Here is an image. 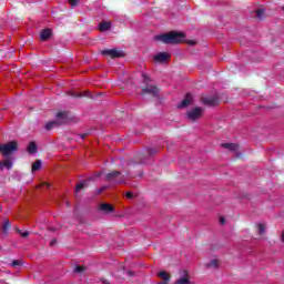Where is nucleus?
I'll use <instances>...</instances> for the list:
<instances>
[{
  "label": "nucleus",
  "mask_w": 284,
  "mask_h": 284,
  "mask_svg": "<svg viewBox=\"0 0 284 284\" xmlns=\"http://www.w3.org/2000/svg\"><path fill=\"white\" fill-rule=\"evenodd\" d=\"M155 39L162 41V43H165L166 45H176L185 41V33L171 31L169 33L156 36Z\"/></svg>",
  "instance_id": "obj_1"
},
{
  "label": "nucleus",
  "mask_w": 284,
  "mask_h": 284,
  "mask_svg": "<svg viewBox=\"0 0 284 284\" xmlns=\"http://www.w3.org/2000/svg\"><path fill=\"white\" fill-rule=\"evenodd\" d=\"M19 148V143L17 141L8 142L7 144L0 145V153H2L3 156H10L13 152H17Z\"/></svg>",
  "instance_id": "obj_2"
},
{
  "label": "nucleus",
  "mask_w": 284,
  "mask_h": 284,
  "mask_svg": "<svg viewBox=\"0 0 284 284\" xmlns=\"http://www.w3.org/2000/svg\"><path fill=\"white\" fill-rule=\"evenodd\" d=\"M160 89L156 84H145L142 87V95L149 94L150 97H153L158 99Z\"/></svg>",
  "instance_id": "obj_3"
},
{
  "label": "nucleus",
  "mask_w": 284,
  "mask_h": 284,
  "mask_svg": "<svg viewBox=\"0 0 284 284\" xmlns=\"http://www.w3.org/2000/svg\"><path fill=\"white\" fill-rule=\"evenodd\" d=\"M105 179L109 181V183H125V178H123V174H121L119 171L108 173Z\"/></svg>",
  "instance_id": "obj_4"
},
{
  "label": "nucleus",
  "mask_w": 284,
  "mask_h": 284,
  "mask_svg": "<svg viewBox=\"0 0 284 284\" xmlns=\"http://www.w3.org/2000/svg\"><path fill=\"white\" fill-rule=\"evenodd\" d=\"M102 57H110V59H123L125 53L123 51H119L116 49H106L101 51Z\"/></svg>",
  "instance_id": "obj_5"
},
{
  "label": "nucleus",
  "mask_w": 284,
  "mask_h": 284,
  "mask_svg": "<svg viewBox=\"0 0 284 284\" xmlns=\"http://www.w3.org/2000/svg\"><path fill=\"white\" fill-rule=\"evenodd\" d=\"M189 121H196L203 116V108L196 106L186 113Z\"/></svg>",
  "instance_id": "obj_6"
},
{
  "label": "nucleus",
  "mask_w": 284,
  "mask_h": 284,
  "mask_svg": "<svg viewBox=\"0 0 284 284\" xmlns=\"http://www.w3.org/2000/svg\"><path fill=\"white\" fill-rule=\"evenodd\" d=\"M180 278L175 282V284H192L190 282V272L187 271H180Z\"/></svg>",
  "instance_id": "obj_7"
},
{
  "label": "nucleus",
  "mask_w": 284,
  "mask_h": 284,
  "mask_svg": "<svg viewBox=\"0 0 284 284\" xmlns=\"http://www.w3.org/2000/svg\"><path fill=\"white\" fill-rule=\"evenodd\" d=\"M202 103H204V105H209L210 108H214V105H219L220 101L216 97H205L202 98Z\"/></svg>",
  "instance_id": "obj_8"
},
{
  "label": "nucleus",
  "mask_w": 284,
  "mask_h": 284,
  "mask_svg": "<svg viewBox=\"0 0 284 284\" xmlns=\"http://www.w3.org/2000/svg\"><path fill=\"white\" fill-rule=\"evenodd\" d=\"M99 212H102L103 214H112L114 212V206L110 203H101L98 206Z\"/></svg>",
  "instance_id": "obj_9"
},
{
  "label": "nucleus",
  "mask_w": 284,
  "mask_h": 284,
  "mask_svg": "<svg viewBox=\"0 0 284 284\" xmlns=\"http://www.w3.org/2000/svg\"><path fill=\"white\" fill-rule=\"evenodd\" d=\"M55 118L59 119V123H69L70 122V115L68 111H60L55 114Z\"/></svg>",
  "instance_id": "obj_10"
},
{
  "label": "nucleus",
  "mask_w": 284,
  "mask_h": 284,
  "mask_svg": "<svg viewBox=\"0 0 284 284\" xmlns=\"http://www.w3.org/2000/svg\"><path fill=\"white\" fill-rule=\"evenodd\" d=\"M170 53L168 52H159L154 55V61L158 63H165V61H170Z\"/></svg>",
  "instance_id": "obj_11"
},
{
  "label": "nucleus",
  "mask_w": 284,
  "mask_h": 284,
  "mask_svg": "<svg viewBox=\"0 0 284 284\" xmlns=\"http://www.w3.org/2000/svg\"><path fill=\"white\" fill-rule=\"evenodd\" d=\"M69 97H73V99H81L83 97H88L89 99H92V93L90 91H84V92L71 91L69 92Z\"/></svg>",
  "instance_id": "obj_12"
},
{
  "label": "nucleus",
  "mask_w": 284,
  "mask_h": 284,
  "mask_svg": "<svg viewBox=\"0 0 284 284\" xmlns=\"http://www.w3.org/2000/svg\"><path fill=\"white\" fill-rule=\"evenodd\" d=\"M187 105H192V94L187 93L185 98L178 104V108H187Z\"/></svg>",
  "instance_id": "obj_13"
},
{
  "label": "nucleus",
  "mask_w": 284,
  "mask_h": 284,
  "mask_svg": "<svg viewBox=\"0 0 284 284\" xmlns=\"http://www.w3.org/2000/svg\"><path fill=\"white\" fill-rule=\"evenodd\" d=\"M158 276L163 280V281L159 282L158 284H169L170 283V278H171L170 273L162 271V272L158 273Z\"/></svg>",
  "instance_id": "obj_14"
},
{
  "label": "nucleus",
  "mask_w": 284,
  "mask_h": 284,
  "mask_svg": "<svg viewBox=\"0 0 284 284\" xmlns=\"http://www.w3.org/2000/svg\"><path fill=\"white\" fill-rule=\"evenodd\" d=\"M52 37V29H44L40 33L41 41H48Z\"/></svg>",
  "instance_id": "obj_15"
},
{
  "label": "nucleus",
  "mask_w": 284,
  "mask_h": 284,
  "mask_svg": "<svg viewBox=\"0 0 284 284\" xmlns=\"http://www.w3.org/2000/svg\"><path fill=\"white\" fill-rule=\"evenodd\" d=\"M112 28V22L110 21H102L99 23V30L100 32H108Z\"/></svg>",
  "instance_id": "obj_16"
},
{
  "label": "nucleus",
  "mask_w": 284,
  "mask_h": 284,
  "mask_svg": "<svg viewBox=\"0 0 284 284\" xmlns=\"http://www.w3.org/2000/svg\"><path fill=\"white\" fill-rule=\"evenodd\" d=\"M27 150H28L29 154H37V152H39V149H38V146H37V142L31 141V142L29 143Z\"/></svg>",
  "instance_id": "obj_17"
},
{
  "label": "nucleus",
  "mask_w": 284,
  "mask_h": 284,
  "mask_svg": "<svg viewBox=\"0 0 284 284\" xmlns=\"http://www.w3.org/2000/svg\"><path fill=\"white\" fill-rule=\"evenodd\" d=\"M222 148H225V150H230V152H236V150H239V144L224 143V144H222Z\"/></svg>",
  "instance_id": "obj_18"
},
{
  "label": "nucleus",
  "mask_w": 284,
  "mask_h": 284,
  "mask_svg": "<svg viewBox=\"0 0 284 284\" xmlns=\"http://www.w3.org/2000/svg\"><path fill=\"white\" fill-rule=\"evenodd\" d=\"M255 17L260 19V21H263L265 19V9L260 8L255 11Z\"/></svg>",
  "instance_id": "obj_19"
},
{
  "label": "nucleus",
  "mask_w": 284,
  "mask_h": 284,
  "mask_svg": "<svg viewBox=\"0 0 284 284\" xmlns=\"http://www.w3.org/2000/svg\"><path fill=\"white\" fill-rule=\"evenodd\" d=\"M59 121H50L45 124V130H52L53 128H59Z\"/></svg>",
  "instance_id": "obj_20"
},
{
  "label": "nucleus",
  "mask_w": 284,
  "mask_h": 284,
  "mask_svg": "<svg viewBox=\"0 0 284 284\" xmlns=\"http://www.w3.org/2000/svg\"><path fill=\"white\" fill-rule=\"evenodd\" d=\"M2 168H6L7 170H12V160L4 159L2 161Z\"/></svg>",
  "instance_id": "obj_21"
},
{
  "label": "nucleus",
  "mask_w": 284,
  "mask_h": 284,
  "mask_svg": "<svg viewBox=\"0 0 284 284\" xmlns=\"http://www.w3.org/2000/svg\"><path fill=\"white\" fill-rule=\"evenodd\" d=\"M41 165H42L41 160H37V161L32 164V166H31L32 172H37V171L41 170Z\"/></svg>",
  "instance_id": "obj_22"
},
{
  "label": "nucleus",
  "mask_w": 284,
  "mask_h": 284,
  "mask_svg": "<svg viewBox=\"0 0 284 284\" xmlns=\"http://www.w3.org/2000/svg\"><path fill=\"white\" fill-rule=\"evenodd\" d=\"M85 185H88V182H85V181L78 183L75 185V193L79 194V192H81V190H83V187H85Z\"/></svg>",
  "instance_id": "obj_23"
},
{
  "label": "nucleus",
  "mask_w": 284,
  "mask_h": 284,
  "mask_svg": "<svg viewBox=\"0 0 284 284\" xmlns=\"http://www.w3.org/2000/svg\"><path fill=\"white\" fill-rule=\"evenodd\" d=\"M10 227H12V223H10V220L4 221V223L2 224V232H8V230H10Z\"/></svg>",
  "instance_id": "obj_24"
},
{
  "label": "nucleus",
  "mask_w": 284,
  "mask_h": 284,
  "mask_svg": "<svg viewBox=\"0 0 284 284\" xmlns=\"http://www.w3.org/2000/svg\"><path fill=\"white\" fill-rule=\"evenodd\" d=\"M73 272L75 274H83V272H85V266L78 265L73 268Z\"/></svg>",
  "instance_id": "obj_25"
},
{
  "label": "nucleus",
  "mask_w": 284,
  "mask_h": 284,
  "mask_svg": "<svg viewBox=\"0 0 284 284\" xmlns=\"http://www.w3.org/2000/svg\"><path fill=\"white\" fill-rule=\"evenodd\" d=\"M23 265V261L21 260H13L11 263V267H21Z\"/></svg>",
  "instance_id": "obj_26"
},
{
  "label": "nucleus",
  "mask_w": 284,
  "mask_h": 284,
  "mask_svg": "<svg viewBox=\"0 0 284 284\" xmlns=\"http://www.w3.org/2000/svg\"><path fill=\"white\" fill-rule=\"evenodd\" d=\"M206 267H219V260H211L207 264Z\"/></svg>",
  "instance_id": "obj_27"
},
{
  "label": "nucleus",
  "mask_w": 284,
  "mask_h": 284,
  "mask_svg": "<svg viewBox=\"0 0 284 284\" xmlns=\"http://www.w3.org/2000/svg\"><path fill=\"white\" fill-rule=\"evenodd\" d=\"M142 79H143V83L145 85H150L149 81H150V75H148V73H143L142 74Z\"/></svg>",
  "instance_id": "obj_28"
},
{
  "label": "nucleus",
  "mask_w": 284,
  "mask_h": 284,
  "mask_svg": "<svg viewBox=\"0 0 284 284\" xmlns=\"http://www.w3.org/2000/svg\"><path fill=\"white\" fill-rule=\"evenodd\" d=\"M139 161L136 163H145V153L138 154Z\"/></svg>",
  "instance_id": "obj_29"
},
{
  "label": "nucleus",
  "mask_w": 284,
  "mask_h": 284,
  "mask_svg": "<svg viewBox=\"0 0 284 284\" xmlns=\"http://www.w3.org/2000/svg\"><path fill=\"white\" fill-rule=\"evenodd\" d=\"M156 152H159V150L156 149H148V156H154V154H156Z\"/></svg>",
  "instance_id": "obj_30"
},
{
  "label": "nucleus",
  "mask_w": 284,
  "mask_h": 284,
  "mask_svg": "<svg viewBox=\"0 0 284 284\" xmlns=\"http://www.w3.org/2000/svg\"><path fill=\"white\" fill-rule=\"evenodd\" d=\"M257 230H258V234H265V225L258 224Z\"/></svg>",
  "instance_id": "obj_31"
},
{
  "label": "nucleus",
  "mask_w": 284,
  "mask_h": 284,
  "mask_svg": "<svg viewBox=\"0 0 284 284\" xmlns=\"http://www.w3.org/2000/svg\"><path fill=\"white\" fill-rule=\"evenodd\" d=\"M19 234H21L22 239H28L30 236V232L26 231V232H22L19 231Z\"/></svg>",
  "instance_id": "obj_32"
},
{
  "label": "nucleus",
  "mask_w": 284,
  "mask_h": 284,
  "mask_svg": "<svg viewBox=\"0 0 284 284\" xmlns=\"http://www.w3.org/2000/svg\"><path fill=\"white\" fill-rule=\"evenodd\" d=\"M70 6H72V8L79 6V0H69Z\"/></svg>",
  "instance_id": "obj_33"
},
{
  "label": "nucleus",
  "mask_w": 284,
  "mask_h": 284,
  "mask_svg": "<svg viewBox=\"0 0 284 284\" xmlns=\"http://www.w3.org/2000/svg\"><path fill=\"white\" fill-rule=\"evenodd\" d=\"M126 199H134V194L132 192L126 193Z\"/></svg>",
  "instance_id": "obj_34"
},
{
  "label": "nucleus",
  "mask_w": 284,
  "mask_h": 284,
  "mask_svg": "<svg viewBox=\"0 0 284 284\" xmlns=\"http://www.w3.org/2000/svg\"><path fill=\"white\" fill-rule=\"evenodd\" d=\"M220 224L225 225V217H220Z\"/></svg>",
  "instance_id": "obj_35"
},
{
  "label": "nucleus",
  "mask_w": 284,
  "mask_h": 284,
  "mask_svg": "<svg viewBox=\"0 0 284 284\" xmlns=\"http://www.w3.org/2000/svg\"><path fill=\"white\" fill-rule=\"evenodd\" d=\"M189 45H196V41L194 40L189 41Z\"/></svg>",
  "instance_id": "obj_36"
},
{
  "label": "nucleus",
  "mask_w": 284,
  "mask_h": 284,
  "mask_svg": "<svg viewBox=\"0 0 284 284\" xmlns=\"http://www.w3.org/2000/svg\"><path fill=\"white\" fill-rule=\"evenodd\" d=\"M106 187H108V186H103L102 189H100V190L98 191V194H101V192H103L104 190H106Z\"/></svg>",
  "instance_id": "obj_37"
},
{
  "label": "nucleus",
  "mask_w": 284,
  "mask_h": 284,
  "mask_svg": "<svg viewBox=\"0 0 284 284\" xmlns=\"http://www.w3.org/2000/svg\"><path fill=\"white\" fill-rule=\"evenodd\" d=\"M42 185H47V187H50V184L43 182L41 185L38 186V189H39V187H42Z\"/></svg>",
  "instance_id": "obj_38"
},
{
  "label": "nucleus",
  "mask_w": 284,
  "mask_h": 284,
  "mask_svg": "<svg viewBox=\"0 0 284 284\" xmlns=\"http://www.w3.org/2000/svg\"><path fill=\"white\" fill-rule=\"evenodd\" d=\"M281 241H282V243H284V231L281 234Z\"/></svg>",
  "instance_id": "obj_39"
},
{
  "label": "nucleus",
  "mask_w": 284,
  "mask_h": 284,
  "mask_svg": "<svg viewBox=\"0 0 284 284\" xmlns=\"http://www.w3.org/2000/svg\"><path fill=\"white\" fill-rule=\"evenodd\" d=\"M50 245H57V240H52Z\"/></svg>",
  "instance_id": "obj_40"
},
{
  "label": "nucleus",
  "mask_w": 284,
  "mask_h": 284,
  "mask_svg": "<svg viewBox=\"0 0 284 284\" xmlns=\"http://www.w3.org/2000/svg\"><path fill=\"white\" fill-rule=\"evenodd\" d=\"M80 136L81 139H85V136H88V133L81 134Z\"/></svg>",
  "instance_id": "obj_41"
},
{
  "label": "nucleus",
  "mask_w": 284,
  "mask_h": 284,
  "mask_svg": "<svg viewBox=\"0 0 284 284\" xmlns=\"http://www.w3.org/2000/svg\"><path fill=\"white\" fill-rule=\"evenodd\" d=\"M0 170H3V162H0Z\"/></svg>",
  "instance_id": "obj_42"
},
{
  "label": "nucleus",
  "mask_w": 284,
  "mask_h": 284,
  "mask_svg": "<svg viewBox=\"0 0 284 284\" xmlns=\"http://www.w3.org/2000/svg\"><path fill=\"white\" fill-rule=\"evenodd\" d=\"M103 284H110V282H108V281H104V282H103Z\"/></svg>",
  "instance_id": "obj_43"
},
{
  "label": "nucleus",
  "mask_w": 284,
  "mask_h": 284,
  "mask_svg": "<svg viewBox=\"0 0 284 284\" xmlns=\"http://www.w3.org/2000/svg\"><path fill=\"white\" fill-rule=\"evenodd\" d=\"M67 205L70 206V202H67Z\"/></svg>",
  "instance_id": "obj_44"
},
{
  "label": "nucleus",
  "mask_w": 284,
  "mask_h": 284,
  "mask_svg": "<svg viewBox=\"0 0 284 284\" xmlns=\"http://www.w3.org/2000/svg\"><path fill=\"white\" fill-rule=\"evenodd\" d=\"M0 250H1V246H0Z\"/></svg>",
  "instance_id": "obj_45"
}]
</instances>
